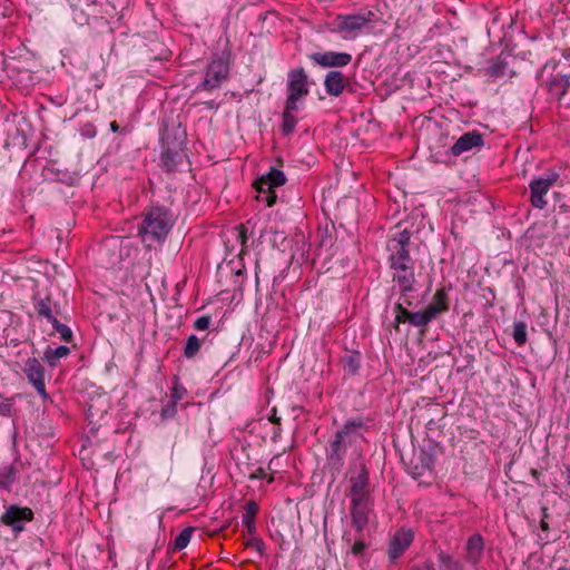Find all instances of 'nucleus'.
<instances>
[{
    "label": "nucleus",
    "instance_id": "obj_1",
    "mask_svg": "<svg viewBox=\"0 0 570 570\" xmlns=\"http://www.w3.org/2000/svg\"><path fill=\"white\" fill-rule=\"evenodd\" d=\"M351 498V523L353 529L363 530L368 523L373 510V499L370 492V474L361 460L354 461L347 473Z\"/></svg>",
    "mask_w": 570,
    "mask_h": 570
},
{
    "label": "nucleus",
    "instance_id": "obj_2",
    "mask_svg": "<svg viewBox=\"0 0 570 570\" xmlns=\"http://www.w3.org/2000/svg\"><path fill=\"white\" fill-rule=\"evenodd\" d=\"M176 218L165 206H150L144 214L138 226V236L147 248L163 245L174 227Z\"/></svg>",
    "mask_w": 570,
    "mask_h": 570
},
{
    "label": "nucleus",
    "instance_id": "obj_3",
    "mask_svg": "<svg viewBox=\"0 0 570 570\" xmlns=\"http://www.w3.org/2000/svg\"><path fill=\"white\" fill-rule=\"evenodd\" d=\"M364 421L358 419L348 420L336 431L334 439L326 446V460L328 468L340 472L344 465L347 449L361 438L358 430L364 428Z\"/></svg>",
    "mask_w": 570,
    "mask_h": 570
},
{
    "label": "nucleus",
    "instance_id": "obj_4",
    "mask_svg": "<svg viewBox=\"0 0 570 570\" xmlns=\"http://www.w3.org/2000/svg\"><path fill=\"white\" fill-rule=\"evenodd\" d=\"M312 83L313 81L303 67L291 69L287 72L285 104L301 108L309 95Z\"/></svg>",
    "mask_w": 570,
    "mask_h": 570
},
{
    "label": "nucleus",
    "instance_id": "obj_5",
    "mask_svg": "<svg viewBox=\"0 0 570 570\" xmlns=\"http://www.w3.org/2000/svg\"><path fill=\"white\" fill-rule=\"evenodd\" d=\"M560 180L557 169H548L542 175L534 176L529 183L530 203L534 208L544 209L548 205L549 190Z\"/></svg>",
    "mask_w": 570,
    "mask_h": 570
},
{
    "label": "nucleus",
    "instance_id": "obj_6",
    "mask_svg": "<svg viewBox=\"0 0 570 570\" xmlns=\"http://www.w3.org/2000/svg\"><path fill=\"white\" fill-rule=\"evenodd\" d=\"M374 20L375 13L370 10L356 14H340L333 22L334 31L341 33L344 39H355Z\"/></svg>",
    "mask_w": 570,
    "mask_h": 570
},
{
    "label": "nucleus",
    "instance_id": "obj_7",
    "mask_svg": "<svg viewBox=\"0 0 570 570\" xmlns=\"http://www.w3.org/2000/svg\"><path fill=\"white\" fill-rule=\"evenodd\" d=\"M285 183V174L279 169L272 168L267 174L262 175L254 183L258 193V199L265 202L268 207H272L276 203L277 198L274 188L279 187Z\"/></svg>",
    "mask_w": 570,
    "mask_h": 570
},
{
    "label": "nucleus",
    "instance_id": "obj_8",
    "mask_svg": "<svg viewBox=\"0 0 570 570\" xmlns=\"http://www.w3.org/2000/svg\"><path fill=\"white\" fill-rule=\"evenodd\" d=\"M392 271V279L399 286L401 297H405L407 306L412 305L409 298L410 294L415 291V273L414 262L412 263H392L389 264Z\"/></svg>",
    "mask_w": 570,
    "mask_h": 570
},
{
    "label": "nucleus",
    "instance_id": "obj_9",
    "mask_svg": "<svg viewBox=\"0 0 570 570\" xmlns=\"http://www.w3.org/2000/svg\"><path fill=\"white\" fill-rule=\"evenodd\" d=\"M410 245L411 232L409 229L405 228L394 233L386 242L389 264L414 262L410 256Z\"/></svg>",
    "mask_w": 570,
    "mask_h": 570
},
{
    "label": "nucleus",
    "instance_id": "obj_10",
    "mask_svg": "<svg viewBox=\"0 0 570 570\" xmlns=\"http://www.w3.org/2000/svg\"><path fill=\"white\" fill-rule=\"evenodd\" d=\"M229 73V60L225 53L215 56L209 62L199 89L213 90L223 83Z\"/></svg>",
    "mask_w": 570,
    "mask_h": 570
},
{
    "label": "nucleus",
    "instance_id": "obj_11",
    "mask_svg": "<svg viewBox=\"0 0 570 570\" xmlns=\"http://www.w3.org/2000/svg\"><path fill=\"white\" fill-rule=\"evenodd\" d=\"M33 520V511L28 507L11 504L6 507L4 512L0 517V523L9 527L13 533H20L24 530L26 523Z\"/></svg>",
    "mask_w": 570,
    "mask_h": 570
},
{
    "label": "nucleus",
    "instance_id": "obj_12",
    "mask_svg": "<svg viewBox=\"0 0 570 570\" xmlns=\"http://www.w3.org/2000/svg\"><path fill=\"white\" fill-rule=\"evenodd\" d=\"M22 372L24 373L28 382L35 387L36 392L43 399L49 397L45 384V367L36 357L26 360Z\"/></svg>",
    "mask_w": 570,
    "mask_h": 570
},
{
    "label": "nucleus",
    "instance_id": "obj_13",
    "mask_svg": "<svg viewBox=\"0 0 570 570\" xmlns=\"http://www.w3.org/2000/svg\"><path fill=\"white\" fill-rule=\"evenodd\" d=\"M414 540V533L411 529L401 528L391 538L387 547V557L391 562H395L410 548Z\"/></svg>",
    "mask_w": 570,
    "mask_h": 570
},
{
    "label": "nucleus",
    "instance_id": "obj_14",
    "mask_svg": "<svg viewBox=\"0 0 570 570\" xmlns=\"http://www.w3.org/2000/svg\"><path fill=\"white\" fill-rule=\"evenodd\" d=\"M484 145L483 135L476 130L464 132L451 147V155L459 157L464 153L480 150Z\"/></svg>",
    "mask_w": 570,
    "mask_h": 570
},
{
    "label": "nucleus",
    "instance_id": "obj_15",
    "mask_svg": "<svg viewBox=\"0 0 570 570\" xmlns=\"http://www.w3.org/2000/svg\"><path fill=\"white\" fill-rule=\"evenodd\" d=\"M309 59L323 68L345 67L352 61V56L347 52L325 51L314 52Z\"/></svg>",
    "mask_w": 570,
    "mask_h": 570
},
{
    "label": "nucleus",
    "instance_id": "obj_16",
    "mask_svg": "<svg viewBox=\"0 0 570 570\" xmlns=\"http://www.w3.org/2000/svg\"><path fill=\"white\" fill-rule=\"evenodd\" d=\"M464 558L465 561L472 566H475L480 562L483 551H484V541L481 534L475 533L466 540L464 546Z\"/></svg>",
    "mask_w": 570,
    "mask_h": 570
},
{
    "label": "nucleus",
    "instance_id": "obj_17",
    "mask_svg": "<svg viewBox=\"0 0 570 570\" xmlns=\"http://www.w3.org/2000/svg\"><path fill=\"white\" fill-rule=\"evenodd\" d=\"M546 87L551 97L556 98L558 101H561L570 88V76L561 73L552 75L546 81Z\"/></svg>",
    "mask_w": 570,
    "mask_h": 570
},
{
    "label": "nucleus",
    "instance_id": "obj_18",
    "mask_svg": "<svg viewBox=\"0 0 570 570\" xmlns=\"http://www.w3.org/2000/svg\"><path fill=\"white\" fill-rule=\"evenodd\" d=\"M184 158L185 153L181 148V142L174 147L164 146L161 163L167 171L176 170L183 164Z\"/></svg>",
    "mask_w": 570,
    "mask_h": 570
},
{
    "label": "nucleus",
    "instance_id": "obj_19",
    "mask_svg": "<svg viewBox=\"0 0 570 570\" xmlns=\"http://www.w3.org/2000/svg\"><path fill=\"white\" fill-rule=\"evenodd\" d=\"M347 80L341 71L332 70L325 75L324 87L327 95L338 97L343 94Z\"/></svg>",
    "mask_w": 570,
    "mask_h": 570
},
{
    "label": "nucleus",
    "instance_id": "obj_20",
    "mask_svg": "<svg viewBox=\"0 0 570 570\" xmlns=\"http://www.w3.org/2000/svg\"><path fill=\"white\" fill-rule=\"evenodd\" d=\"M425 311L432 320L449 311V296L444 287L439 288Z\"/></svg>",
    "mask_w": 570,
    "mask_h": 570
},
{
    "label": "nucleus",
    "instance_id": "obj_21",
    "mask_svg": "<svg viewBox=\"0 0 570 570\" xmlns=\"http://www.w3.org/2000/svg\"><path fill=\"white\" fill-rule=\"evenodd\" d=\"M301 108L294 107L291 105H284L282 118V131L285 136H289L294 132L295 127L297 125V117L294 115V112L298 111Z\"/></svg>",
    "mask_w": 570,
    "mask_h": 570
},
{
    "label": "nucleus",
    "instance_id": "obj_22",
    "mask_svg": "<svg viewBox=\"0 0 570 570\" xmlns=\"http://www.w3.org/2000/svg\"><path fill=\"white\" fill-rule=\"evenodd\" d=\"M258 512V505L255 501H249L245 505V511L242 517L243 524L245 525L248 535L256 534V514Z\"/></svg>",
    "mask_w": 570,
    "mask_h": 570
},
{
    "label": "nucleus",
    "instance_id": "obj_23",
    "mask_svg": "<svg viewBox=\"0 0 570 570\" xmlns=\"http://www.w3.org/2000/svg\"><path fill=\"white\" fill-rule=\"evenodd\" d=\"M69 353L70 348L65 345L56 348L48 347L43 353V360L49 364V366L55 367L59 360L68 356Z\"/></svg>",
    "mask_w": 570,
    "mask_h": 570
},
{
    "label": "nucleus",
    "instance_id": "obj_24",
    "mask_svg": "<svg viewBox=\"0 0 570 570\" xmlns=\"http://www.w3.org/2000/svg\"><path fill=\"white\" fill-rule=\"evenodd\" d=\"M342 365L345 373L355 375L361 368V355L358 352H352L342 357Z\"/></svg>",
    "mask_w": 570,
    "mask_h": 570
},
{
    "label": "nucleus",
    "instance_id": "obj_25",
    "mask_svg": "<svg viewBox=\"0 0 570 570\" xmlns=\"http://www.w3.org/2000/svg\"><path fill=\"white\" fill-rule=\"evenodd\" d=\"M35 308L37 313L45 317L48 322H51L52 318H56L52 311V301L49 296L45 298H38L35 296Z\"/></svg>",
    "mask_w": 570,
    "mask_h": 570
},
{
    "label": "nucleus",
    "instance_id": "obj_26",
    "mask_svg": "<svg viewBox=\"0 0 570 570\" xmlns=\"http://www.w3.org/2000/svg\"><path fill=\"white\" fill-rule=\"evenodd\" d=\"M439 570H463V564L443 550L438 552Z\"/></svg>",
    "mask_w": 570,
    "mask_h": 570
},
{
    "label": "nucleus",
    "instance_id": "obj_27",
    "mask_svg": "<svg viewBox=\"0 0 570 570\" xmlns=\"http://www.w3.org/2000/svg\"><path fill=\"white\" fill-rule=\"evenodd\" d=\"M202 341L196 335L188 336L185 347L184 356L188 360L194 358L200 351Z\"/></svg>",
    "mask_w": 570,
    "mask_h": 570
},
{
    "label": "nucleus",
    "instance_id": "obj_28",
    "mask_svg": "<svg viewBox=\"0 0 570 570\" xmlns=\"http://www.w3.org/2000/svg\"><path fill=\"white\" fill-rule=\"evenodd\" d=\"M419 459H420L421 464H420V466H417V465L414 466L415 470H419L415 473V478L423 475L425 472H431L434 466V459L432 455L423 452L420 454Z\"/></svg>",
    "mask_w": 570,
    "mask_h": 570
},
{
    "label": "nucleus",
    "instance_id": "obj_29",
    "mask_svg": "<svg viewBox=\"0 0 570 570\" xmlns=\"http://www.w3.org/2000/svg\"><path fill=\"white\" fill-rule=\"evenodd\" d=\"M354 530H355L354 543L351 547V552L354 556H362L364 553L365 549L367 548V544L364 541V529L360 530V531L357 529H354Z\"/></svg>",
    "mask_w": 570,
    "mask_h": 570
},
{
    "label": "nucleus",
    "instance_id": "obj_30",
    "mask_svg": "<svg viewBox=\"0 0 570 570\" xmlns=\"http://www.w3.org/2000/svg\"><path fill=\"white\" fill-rule=\"evenodd\" d=\"M193 531V528H185L183 531H180V533L175 538L173 546L174 550L181 551L185 549L190 542Z\"/></svg>",
    "mask_w": 570,
    "mask_h": 570
},
{
    "label": "nucleus",
    "instance_id": "obj_31",
    "mask_svg": "<svg viewBox=\"0 0 570 570\" xmlns=\"http://www.w3.org/2000/svg\"><path fill=\"white\" fill-rule=\"evenodd\" d=\"M433 320L430 317L425 308L423 311L412 312L410 324L415 327H424Z\"/></svg>",
    "mask_w": 570,
    "mask_h": 570
},
{
    "label": "nucleus",
    "instance_id": "obj_32",
    "mask_svg": "<svg viewBox=\"0 0 570 570\" xmlns=\"http://www.w3.org/2000/svg\"><path fill=\"white\" fill-rule=\"evenodd\" d=\"M513 340L518 346H522L527 342V324L524 322H515L513 324Z\"/></svg>",
    "mask_w": 570,
    "mask_h": 570
},
{
    "label": "nucleus",
    "instance_id": "obj_33",
    "mask_svg": "<svg viewBox=\"0 0 570 570\" xmlns=\"http://www.w3.org/2000/svg\"><path fill=\"white\" fill-rule=\"evenodd\" d=\"M405 305H407V304L404 301V302L396 303L394 306L395 313H396L395 321L397 323H405V322L410 323L412 312H410Z\"/></svg>",
    "mask_w": 570,
    "mask_h": 570
},
{
    "label": "nucleus",
    "instance_id": "obj_34",
    "mask_svg": "<svg viewBox=\"0 0 570 570\" xmlns=\"http://www.w3.org/2000/svg\"><path fill=\"white\" fill-rule=\"evenodd\" d=\"M55 331L60 335L65 342H70L72 338V332L69 326L60 323L57 318H52L51 322Z\"/></svg>",
    "mask_w": 570,
    "mask_h": 570
},
{
    "label": "nucleus",
    "instance_id": "obj_35",
    "mask_svg": "<svg viewBox=\"0 0 570 570\" xmlns=\"http://www.w3.org/2000/svg\"><path fill=\"white\" fill-rule=\"evenodd\" d=\"M16 480V470L13 466L0 469V485L8 488Z\"/></svg>",
    "mask_w": 570,
    "mask_h": 570
},
{
    "label": "nucleus",
    "instance_id": "obj_36",
    "mask_svg": "<svg viewBox=\"0 0 570 570\" xmlns=\"http://www.w3.org/2000/svg\"><path fill=\"white\" fill-rule=\"evenodd\" d=\"M186 394V389L183 387L177 379H175V382H174V385L171 387V391H170V400L174 402V403H177L178 401H180L184 395Z\"/></svg>",
    "mask_w": 570,
    "mask_h": 570
},
{
    "label": "nucleus",
    "instance_id": "obj_37",
    "mask_svg": "<svg viewBox=\"0 0 570 570\" xmlns=\"http://www.w3.org/2000/svg\"><path fill=\"white\" fill-rule=\"evenodd\" d=\"M177 412V403H174L170 399L161 409L163 419L173 417Z\"/></svg>",
    "mask_w": 570,
    "mask_h": 570
},
{
    "label": "nucleus",
    "instance_id": "obj_38",
    "mask_svg": "<svg viewBox=\"0 0 570 570\" xmlns=\"http://www.w3.org/2000/svg\"><path fill=\"white\" fill-rule=\"evenodd\" d=\"M246 546L255 549L257 552L262 553L264 550V542L262 539L257 538L255 534L249 535L246 539Z\"/></svg>",
    "mask_w": 570,
    "mask_h": 570
},
{
    "label": "nucleus",
    "instance_id": "obj_39",
    "mask_svg": "<svg viewBox=\"0 0 570 570\" xmlns=\"http://www.w3.org/2000/svg\"><path fill=\"white\" fill-rule=\"evenodd\" d=\"M212 317L209 315H203L194 322V328L197 331H205L209 327Z\"/></svg>",
    "mask_w": 570,
    "mask_h": 570
},
{
    "label": "nucleus",
    "instance_id": "obj_40",
    "mask_svg": "<svg viewBox=\"0 0 570 570\" xmlns=\"http://www.w3.org/2000/svg\"><path fill=\"white\" fill-rule=\"evenodd\" d=\"M413 570H435V567L431 560H426L423 563L415 564Z\"/></svg>",
    "mask_w": 570,
    "mask_h": 570
},
{
    "label": "nucleus",
    "instance_id": "obj_41",
    "mask_svg": "<svg viewBox=\"0 0 570 570\" xmlns=\"http://www.w3.org/2000/svg\"><path fill=\"white\" fill-rule=\"evenodd\" d=\"M502 69H503V66L500 63L492 65L490 67V73H491V76H494V77L503 76Z\"/></svg>",
    "mask_w": 570,
    "mask_h": 570
},
{
    "label": "nucleus",
    "instance_id": "obj_42",
    "mask_svg": "<svg viewBox=\"0 0 570 570\" xmlns=\"http://www.w3.org/2000/svg\"><path fill=\"white\" fill-rule=\"evenodd\" d=\"M268 420L275 425H281V417L277 415V410L275 407L272 409Z\"/></svg>",
    "mask_w": 570,
    "mask_h": 570
},
{
    "label": "nucleus",
    "instance_id": "obj_43",
    "mask_svg": "<svg viewBox=\"0 0 570 570\" xmlns=\"http://www.w3.org/2000/svg\"><path fill=\"white\" fill-rule=\"evenodd\" d=\"M82 135L87 137H94L96 135V129L91 124H88L82 129Z\"/></svg>",
    "mask_w": 570,
    "mask_h": 570
},
{
    "label": "nucleus",
    "instance_id": "obj_44",
    "mask_svg": "<svg viewBox=\"0 0 570 570\" xmlns=\"http://www.w3.org/2000/svg\"><path fill=\"white\" fill-rule=\"evenodd\" d=\"M266 471L265 469L263 468H258L256 469V471L252 474V479H258V480H262V479H265L266 478Z\"/></svg>",
    "mask_w": 570,
    "mask_h": 570
},
{
    "label": "nucleus",
    "instance_id": "obj_45",
    "mask_svg": "<svg viewBox=\"0 0 570 570\" xmlns=\"http://www.w3.org/2000/svg\"><path fill=\"white\" fill-rule=\"evenodd\" d=\"M557 61L550 60L544 65L543 70L551 69L552 71H554L557 69Z\"/></svg>",
    "mask_w": 570,
    "mask_h": 570
},
{
    "label": "nucleus",
    "instance_id": "obj_46",
    "mask_svg": "<svg viewBox=\"0 0 570 570\" xmlns=\"http://www.w3.org/2000/svg\"><path fill=\"white\" fill-rule=\"evenodd\" d=\"M281 431H282V430H281V425H276V426L274 428L273 436H272V440H273L274 442H276V441H277V439L281 436Z\"/></svg>",
    "mask_w": 570,
    "mask_h": 570
},
{
    "label": "nucleus",
    "instance_id": "obj_47",
    "mask_svg": "<svg viewBox=\"0 0 570 570\" xmlns=\"http://www.w3.org/2000/svg\"><path fill=\"white\" fill-rule=\"evenodd\" d=\"M10 412V406L7 404H0V414L7 415Z\"/></svg>",
    "mask_w": 570,
    "mask_h": 570
},
{
    "label": "nucleus",
    "instance_id": "obj_48",
    "mask_svg": "<svg viewBox=\"0 0 570 570\" xmlns=\"http://www.w3.org/2000/svg\"><path fill=\"white\" fill-rule=\"evenodd\" d=\"M204 104L207 108H218V105L215 102V100L206 101Z\"/></svg>",
    "mask_w": 570,
    "mask_h": 570
},
{
    "label": "nucleus",
    "instance_id": "obj_49",
    "mask_svg": "<svg viewBox=\"0 0 570 570\" xmlns=\"http://www.w3.org/2000/svg\"><path fill=\"white\" fill-rule=\"evenodd\" d=\"M110 129L114 132H117L119 130V125L117 124V121H111L110 122Z\"/></svg>",
    "mask_w": 570,
    "mask_h": 570
},
{
    "label": "nucleus",
    "instance_id": "obj_50",
    "mask_svg": "<svg viewBox=\"0 0 570 570\" xmlns=\"http://www.w3.org/2000/svg\"><path fill=\"white\" fill-rule=\"evenodd\" d=\"M540 528L543 530V531H548L550 528H549V523L544 521V519L541 520L540 522Z\"/></svg>",
    "mask_w": 570,
    "mask_h": 570
},
{
    "label": "nucleus",
    "instance_id": "obj_51",
    "mask_svg": "<svg viewBox=\"0 0 570 570\" xmlns=\"http://www.w3.org/2000/svg\"><path fill=\"white\" fill-rule=\"evenodd\" d=\"M561 55H562V57H564L567 60H570V48H569V49H564V50H562Z\"/></svg>",
    "mask_w": 570,
    "mask_h": 570
},
{
    "label": "nucleus",
    "instance_id": "obj_52",
    "mask_svg": "<svg viewBox=\"0 0 570 570\" xmlns=\"http://www.w3.org/2000/svg\"><path fill=\"white\" fill-rule=\"evenodd\" d=\"M343 539H344L347 543H350V542L352 541V539H351V538H348V537H347V534H344Z\"/></svg>",
    "mask_w": 570,
    "mask_h": 570
},
{
    "label": "nucleus",
    "instance_id": "obj_53",
    "mask_svg": "<svg viewBox=\"0 0 570 570\" xmlns=\"http://www.w3.org/2000/svg\"><path fill=\"white\" fill-rule=\"evenodd\" d=\"M239 236H240V238H242V243L244 244V243H245V238H246V237H245V235H244V233H240V234H239Z\"/></svg>",
    "mask_w": 570,
    "mask_h": 570
},
{
    "label": "nucleus",
    "instance_id": "obj_54",
    "mask_svg": "<svg viewBox=\"0 0 570 570\" xmlns=\"http://www.w3.org/2000/svg\"><path fill=\"white\" fill-rule=\"evenodd\" d=\"M275 459H276V458H273V459L269 461L268 469H271V468H272V465H273V463H274V460H275Z\"/></svg>",
    "mask_w": 570,
    "mask_h": 570
},
{
    "label": "nucleus",
    "instance_id": "obj_55",
    "mask_svg": "<svg viewBox=\"0 0 570 570\" xmlns=\"http://www.w3.org/2000/svg\"><path fill=\"white\" fill-rule=\"evenodd\" d=\"M267 481L268 483H272L274 481V478L271 475Z\"/></svg>",
    "mask_w": 570,
    "mask_h": 570
},
{
    "label": "nucleus",
    "instance_id": "obj_56",
    "mask_svg": "<svg viewBox=\"0 0 570 570\" xmlns=\"http://www.w3.org/2000/svg\"><path fill=\"white\" fill-rule=\"evenodd\" d=\"M558 570H570V568L561 567Z\"/></svg>",
    "mask_w": 570,
    "mask_h": 570
},
{
    "label": "nucleus",
    "instance_id": "obj_57",
    "mask_svg": "<svg viewBox=\"0 0 570 570\" xmlns=\"http://www.w3.org/2000/svg\"><path fill=\"white\" fill-rule=\"evenodd\" d=\"M543 515L547 517V509H543Z\"/></svg>",
    "mask_w": 570,
    "mask_h": 570
}]
</instances>
